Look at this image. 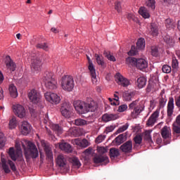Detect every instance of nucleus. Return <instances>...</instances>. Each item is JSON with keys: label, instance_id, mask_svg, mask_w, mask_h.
Wrapping results in <instances>:
<instances>
[{"label": "nucleus", "instance_id": "nucleus-11", "mask_svg": "<svg viewBox=\"0 0 180 180\" xmlns=\"http://www.w3.org/2000/svg\"><path fill=\"white\" fill-rule=\"evenodd\" d=\"M71 104L68 102H64L60 105V112L63 117L69 119L71 117Z\"/></svg>", "mask_w": 180, "mask_h": 180}, {"label": "nucleus", "instance_id": "nucleus-48", "mask_svg": "<svg viewBox=\"0 0 180 180\" xmlns=\"http://www.w3.org/2000/svg\"><path fill=\"white\" fill-rule=\"evenodd\" d=\"M37 49H42V50L47 51L49 46L46 43H40L37 45Z\"/></svg>", "mask_w": 180, "mask_h": 180}, {"label": "nucleus", "instance_id": "nucleus-13", "mask_svg": "<svg viewBox=\"0 0 180 180\" xmlns=\"http://www.w3.org/2000/svg\"><path fill=\"white\" fill-rule=\"evenodd\" d=\"M86 57L89 61V70L90 71L91 81L93 84H96V82H98V79H96V70H95V67L94 66V63H92L91 58L88 56Z\"/></svg>", "mask_w": 180, "mask_h": 180}, {"label": "nucleus", "instance_id": "nucleus-10", "mask_svg": "<svg viewBox=\"0 0 180 180\" xmlns=\"http://www.w3.org/2000/svg\"><path fill=\"white\" fill-rule=\"evenodd\" d=\"M45 99L48 102H50V103H52L53 105H58L60 102L61 101V98H60V96H58L56 93H51V92H46L44 94Z\"/></svg>", "mask_w": 180, "mask_h": 180}, {"label": "nucleus", "instance_id": "nucleus-33", "mask_svg": "<svg viewBox=\"0 0 180 180\" xmlns=\"http://www.w3.org/2000/svg\"><path fill=\"white\" fill-rule=\"evenodd\" d=\"M150 34L151 36H158V25L154 22H153L150 25Z\"/></svg>", "mask_w": 180, "mask_h": 180}, {"label": "nucleus", "instance_id": "nucleus-2", "mask_svg": "<svg viewBox=\"0 0 180 180\" xmlns=\"http://www.w3.org/2000/svg\"><path fill=\"white\" fill-rule=\"evenodd\" d=\"M126 64L128 65H136L138 70H146L148 67V63L143 58H136L128 57L126 58Z\"/></svg>", "mask_w": 180, "mask_h": 180}, {"label": "nucleus", "instance_id": "nucleus-17", "mask_svg": "<svg viewBox=\"0 0 180 180\" xmlns=\"http://www.w3.org/2000/svg\"><path fill=\"white\" fill-rule=\"evenodd\" d=\"M161 136L162 139H164V142L165 144H169V141L165 142V140L167 139H171V128L169 127L165 126L162 129H161Z\"/></svg>", "mask_w": 180, "mask_h": 180}, {"label": "nucleus", "instance_id": "nucleus-52", "mask_svg": "<svg viewBox=\"0 0 180 180\" xmlns=\"http://www.w3.org/2000/svg\"><path fill=\"white\" fill-rule=\"evenodd\" d=\"M129 128V125L127 124H126L125 125H123L122 127H120L117 131V133L119 134L120 133H123V131H125V130H127V129Z\"/></svg>", "mask_w": 180, "mask_h": 180}, {"label": "nucleus", "instance_id": "nucleus-4", "mask_svg": "<svg viewBox=\"0 0 180 180\" xmlns=\"http://www.w3.org/2000/svg\"><path fill=\"white\" fill-rule=\"evenodd\" d=\"M129 108L131 110H133V112H131L132 117H137V116L140 115L141 112L144 110V101L139 102V100L132 101L129 105Z\"/></svg>", "mask_w": 180, "mask_h": 180}, {"label": "nucleus", "instance_id": "nucleus-53", "mask_svg": "<svg viewBox=\"0 0 180 180\" xmlns=\"http://www.w3.org/2000/svg\"><path fill=\"white\" fill-rule=\"evenodd\" d=\"M134 141L135 142V144H140L143 141V138L140 135H136L134 138Z\"/></svg>", "mask_w": 180, "mask_h": 180}, {"label": "nucleus", "instance_id": "nucleus-62", "mask_svg": "<svg viewBox=\"0 0 180 180\" xmlns=\"http://www.w3.org/2000/svg\"><path fill=\"white\" fill-rule=\"evenodd\" d=\"M91 153H92V148H89L84 151V153L86 155H89Z\"/></svg>", "mask_w": 180, "mask_h": 180}, {"label": "nucleus", "instance_id": "nucleus-18", "mask_svg": "<svg viewBox=\"0 0 180 180\" xmlns=\"http://www.w3.org/2000/svg\"><path fill=\"white\" fill-rule=\"evenodd\" d=\"M120 149L125 154L130 153L133 150V142L130 140L127 141L120 147Z\"/></svg>", "mask_w": 180, "mask_h": 180}, {"label": "nucleus", "instance_id": "nucleus-22", "mask_svg": "<svg viewBox=\"0 0 180 180\" xmlns=\"http://www.w3.org/2000/svg\"><path fill=\"white\" fill-rule=\"evenodd\" d=\"M158 116H160V112L158 110L155 111L148 118L146 122L147 126H153V124H155Z\"/></svg>", "mask_w": 180, "mask_h": 180}, {"label": "nucleus", "instance_id": "nucleus-8", "mask_svg": "<svg viewBox=\"0 0 180 180\" xmlns=\"http://www.w3.org/2000/svg\"><path fill=\"white\" fill-rule=\"evenodd\" d=\"M41 55L32 56L31 59V70L32 72H39L41 70Z\"/></svg>", "mask_w": 180, "mask_h": 180}, {"label": "nucleus", "instance_id": "nucleus-9", "mask_svg": "<svg viewBox=\"0 0 180 180\" xmlns=\"http://www.w3.org/2000/svg\"><path fill=\"white\" fill-rule=\"evenodd\" d=\"M56 164L60 167V170L63 171V174L68 172L70 170V167L67 165V159L63 155H58L56 158Z\"/></svg>", "mask_w": 180, "mask_h": 180}, {"label": "nucleus", "instance_id": "nucleus-27", "mask_svg": "<svg viewBox=\"0 0 180 180\" xmlns=\"http://www.w3.org/2000/svg\"><path fill=\"white\" fill-rule=\"evenodd\" d=\"M83 103H84V101H82L81 100L75 101L73 103V106H74L77 113H78L79 115H80V113H81Z\"/></svg>", "mask_w": 180, "mask_h": 180}, {"label": "nucleus", "instance_id": "nucleus-45", "mask_svg": "<svg viewBox=\"0 0 180 180\" xmlns=\"http://www.w3.org/2000/svg\"><path fill=\"white\" fill-rule=\"evenodd\" d=\"M174 136L179 137L180 136V125H172Z\"/></svg>", "mask_w": 180, "mask_h": 180}, {"label": "nucleus", "instance_id": "nucleus-54", "mask_svg": "<svg viewBox=\"0 0 180 180\" xmlns=\"http://www.w3.org/2000/svg\"><path fill=\"white\" fill-rule=\"evenodd\" d=\"M2 168L6 174H9L11 172V169H9V166L6 165V162H3Z\"/></svg>", "mask_w": 180, "mask_h": 180}, {"label": "nucleus", "instance_id": "nucleus-41", "mask_svg": "<svg viewBox=\"0 0 180 180\" xmlns=\"http://www.w3.org/2000/svg\"><path fill=\"white\" fill-rule=\"evenodd\" d=\"M72 164L73 168H79L81 167V162H79V159L78 158H72Z\"/></svg>", "mask_w": 180, "mask_h": 180}, {"label": "nucleus", "instance_id": "nucleus-3", "mask_svg": "<svg viewBox=\"0 0 180 180\" xmlns=\"http://www.w3.org/2000/svg\"><path fill=\"white\" fill-rule=\"evenodd\" d=\"M43 81L47 89H51V91H56L57 89V80L54 79V75L52 72H46L43 77Z\"/></svg>", "mask_w": 180, "mask_h": 180}, {"label": "nucleus", "instance_id": "nucleus-58", "mask_svg": "<svg viewBox=\"0 0 180 180\" xmlns=\"http://www.w3.org/2000/svg\"><path fill=\"white\" fill-rule=\"evenodd\" d=\"M172 65L174 70L176 69L179 65L178 60H176V58H173Z\"/></svg>", "mask_w": 180, "mask_h": 180}, {"label": "nucleus", "instance_id": "nucleus-64", "mask_svg": "<svg viewBox=\"0 0 180 180\" xmlns=\"http://www.w3.org/2000/svg\"><path fill=\"white\" fill-rule=\"evenodd\" d=\"M127 18L128 20H134V15L133 14H128Z\"/></svg>", "mask_w": 180, "mask_h": 180}, {"label": "nucleus", "instance_id": "nucleus-19", "mask_svg": "<svg viewBox=\"0 0 180 180\" xmlns=\"http://www.w3.org/2000/svg\"><path fill=\"white\" fill-rule=\"evenodd\" d=\"M94 164H102L105 162L108 164L109 162V158L105 155H97L93 158Z\"/></svg>", "mask_w": 180, "mask_h": 180}, {"label": "nucleus", "instance_id": "nucleus-7", "mask_svg": "<svg viewBox=\"0 0 180 180\" xmlns=\"http://www.w3.org/2000/svg\"><path fill=\"white\" fill-rule=\"evenodd\" d=\"M146 47V39L144 38H140L136 42V48L135 46H132L131 50L128 52V56H137L139 53L138 50H144Z\"/></svg>", "mask_w": 180, "mask_h": 180}, {"label": "nucleus", "instance_id": "nucleus-40", "mask_svg": "<svg viewBox=\"0 0 180 180\" xmlns=\"http://www.w3.org/2000/svg\"><path fill=\"white\" fill-rule=\"evenodd\" d=\"M104 56L109 60V61H116V58L113 56V55L110 54V51H104L103 52Z\"/></svg>", "mask_w": 180, "mask_h": 180}, {"label": "nucleus", "instance_id": "nucleus-55", "mask_svg": "<svg viewBox=\"0 0 180 180\" xmlns=\"http://www.w3.org/2000/svg\"><path fill=\"white\" fill-rule=\"evenodd\" d=\"M151 54L153 56V57H157V56H158V49L157 46L151 47Z\"/></svg>", "mask_w": 180, "mask_h": 180}, {"label": "nucleus", "instance_id": "nucleus-36", "mask_svg": "<svg viewBox=\"0 0 180 180\" xmlns=\"http://www.w3.org/2000/svg\"><path fill=\"white\" fill-rule=\"evenodd\" d=\"M145 5L148 8V9H151V11H154L155 9V0H145Z\"/></svg>", "mask_w": 180, "mask_h": 180}, {"label": "nucleus", "instance_id": "nucleus-21", "mask_svg": "<svg viewBox=\"0 0 180 180\" xmlns=\"http://www.w3.org/2000/svg\"><path fill=\"white\" fill-rule=\"evenodd\" d=\"M32 130V126L27 121L22 122L21 124V133L23 134V136H27L29 133H30V131Z\"/></svg>", "mask_w": 180, "mask_h": 180}, {"label": "nucleus", "instance_id": "nucleus-59", "mask_svg": "<svg viewBox=\"0 0 180 180\" xmlns=\"http://www.w3.org/2000/svg\"><path fill=\"white\" fill-rule=\"evenodd\" d=\"M173 126H180V115H179L176 118L175 122L172 124Z\"/></svg>", "mask_w": 180, "mask_h": 180}, {"label": "nucleus", "instance_id": "nucleus-60", "mask_svg": "<svg viewBox=\"0 0 180 180\" xmlns=\"http://www.w3.org/2000/svg\"><path fill=\"white\" fill-rule=\"evenodd\" d=\"M153 91V82H150L147 86L146 91L151 92Z\"/></svg>", "mask_w": 180, "mask_h": 180}, {"label": "nucleus", "instance_id": "nucleus-34", "mask_svg": "<svg viewBox=\"0 0 180 180\" xmlns=\"http://www.w3.org/2000/svg\"><path fill=\"white\" fill-rule=\"evenodd\" d=\"M119 155H120L119 149L116 148H112L110 149V158H111V160L116 158V157H119Z\"/></svg>", "mask_w": 180, "mask_h": 180}, {"label": "nucleus", "instance_id": "nucleus-47", "mask_svg": "<svg viewBox=\"0 0 180 180\" xmlns=\"http://www.w3.org/2000/svg\"><path fill=\"white\" fill-rule=\"evenodd\" d=\"M8 165L11 167V169L14 172V174H18V170L16 169V166L15 165V163L12 162V160H8Z\"/></svg>", "mask_w": 180, "mask_h": 180}, {"label": "nucleus", "instance_id": "nucleus-38", "mask_svg": "<svg viewBox=\"0 0 180 180\" xmlns=\"http://www.w3.org/2000/svg\"><path fill=\"white\" fill-rule=\"evenodd\" d=\"M134 96V94L131 91H125L123 94V98L124 101H131V98Z\"/></svg>", "mask_w": 180, "mask_h": 180}, {"label": "nucleus", "instance_id": "nucleus-31", "mask_svg": "<svg viewBox=\"0 0 180 180\" xmlns=\"http://www.w3.org/2000/svg\"><path fill=\"white\" fill-rule=\"evenodd\" d=\"M147 84V79L144 77H140L137 79L136 84L138 88L141 89L144 88L146 86V84Z\"/></svg>", "mask_w": 180, "mask_h": 180}, {"label": "nucleus", "instance_id": "nucleus-49", "mask_svg": "<svg viewBox=\"0 0 180 180\" xmlns=\"http://www.w3.org/2000/svg\"><path fill=\"white\" fill-rule=\"evenodd\" d=\"M171 66L168 65H164L162 68V72H165V74H169L171 72Z\"/></svg>", "mask_w": 180, "mask_h": 180}, {"label": "nucleus", "instance_id": "nucleus-29", "mask_svg": "<svg viewBox=\"0 0 180 180\" xmlns=\"http://www.w3.org/2000/svg\"><path fill=\"white\" fill-rule=\"evenodd\" d=\"M8 91L11 98H18V89H16L15 84H11Z\"/></svg>", "mask_w": 180, "mask_h": 180}, {"label": "nucleus", "instance_id": "nucleus-35", "mask_svg": "<svg viewBox=\"0 0 180 180\" xmlns=\"http://www.w3.org/2000/svg\"><path fill=\"white\" fill-rule=\"evenodd\" d=\"M75 143L82 148H86V147L89 146V142L86 139H82V141L76 140Z\"/></svg>", "mask_w": 180, "mask_h": 180}, {"label": "nucleus", "instance_id": "nucleus-57", "mask_svg": "<svg viewBox=\"0 0 180 180\" xmlns=\"http://www.w3.org/2000/svg\"><path fill=\"white\" fill-rule=\"evenodd\" d=\"M118 112H124L125 110H127V105L122 104L118 107Z\"/></svg>", "mask_w": 180, "mask_h": 180}, {"label": "nucleus", "instance_id": "nucleus-50", "mask_svg": "<svg viewBox=\"0 0 180 180\" xmlns=\"http://www.w3.org/2000/svg\"><path fill=\"white\" fill-rule=\"evenodd\" d=\"M167 103V98L165 97L161 96L159 101V105L160 108H164Z\"/></svg>", "mask_w": 180, "mask_h": 180}, {"label": "nucleus", "instance_id": "nucleus-5", "mask_svg": "<svg viewBox=\"0 0 180 180\" xmlns=\"http://www.w3.org/2000/svg\"><path fill=\"white\" fill-rule=\"evenodd\" d=\"M60 85L64 91L71 92L74 89V78L69 75L63 76L60 80Z\"/></svg>", "mask_w": 180, "mask_h": 180}, {"label": "nucleus", "instance_id": "nucleus-25", "mask_svg": "<svg viewBox=\"0 0 180 180\" xmlns=\"http://www.w3.org/2000/svg\"><path fill=\"white\" fill-rule=\"evenodd\" d=\"M42 146L46 154L47 158H49V160H53V151L51 150V147H50V146H49L46 143H43Z\"/></svg>", "mask_w": 180, "mask_h": 180}, {"label": "nucleus", "instance_id": "nucleus-1", "mask_svg": "<svg viewBox=\"0 0 180 180\" xmlns=\"http://www.w3.org/2000/svg\"><path fill=\"white\" fill-rule=\"evenodd\" d=\"M25 151V155L26 158H37L39 157V150H37V147L34 143L28 141L25 142V144L23 142H15V148H10L8 150V155L13 161H23V155L22 154V148H20V145Z\"/></svg>", "mask_w": 180, "mask_h": 180}, {"label": "nucleus", "instance_id": "nucleus-56", "mask_svg": "<svg viewBox=\"0 0 180 180\" xmlns=\"http://www.w3.org/2000/svg\"><path fill=\"white\" fill-rule=\"evenodd\" d=\"M115 127L113 125H110L108 127H106L104 133H105V134H108V133H111V131H113V130H115Z\"/></svg>", "mask_w": 180, "mask_h": 180}, {"label": "nucleus", "instance_id": "nucleus-43", "mask_svg": "<svg viewBox=\"0 0 180 180\" xmlns=\"http://www.w3.org/2000/svg\"><path fill=\"white\" fill-rule=\"evenodd\" d=\"M124 140H126V135L123 134H120L115 138V142L117 144H122V143H124Z\"/></svg>", "mask_w": 180, "mask_h": 180}, {"label": "nucleus", "instance_id": "nucleus-61", "mask_svg": "<svg viewBox=\"0 0 180 180\" xmlns=\"http://www.w3.org/2000/svg\"><path fill=\"white\" fill-rule=\"evenodd\" d=\"M165 5H174L175 4V0H163Z\"/></svg>", "mask_w": 180, "mask_h": 180}, {"label": "nucleus", "instance_id": "nucleus-23", "mask_svg": "<svg viewBox=\"0 0 180 180\" xmlns=\"http://www.w3.org/2000/svg\"><path fill=\"white\" fill-rule=\"evenodd\" d=\"M117 119H119V115L117 114H104L102 116V120L103 122H105V123H108V122H112V120H116Z\"/></svg>", "mask_w": 180, "mask_h": 180}, {"label": "nucleus", "instance_id": "nucleus-20", "mask_svg": "<svg viewBox=\"0 0 180 180\" xmlns=\"http://www.w3.org/2000/svg\"><path fill=\"white\" fill-rule=\"evenodd\" d=\"M58 146L62 151H64L68 154H70V153H72V146L67 142L59 143H58Z\"/></svg>", "mask_w": 180, "mask_h": 180}, {"label": "nucleus", "instance_id": "nucleus-16", "mask_svg": "<svg viewBox=\"0 0 180 180\" xmlns=\"http://www.w3.org/2000/svg\"><path fill=\"white\" fill-rule=\"evenodd\" d=\"M115 79L118 85H121L122 86H129L130 82L129 79L123 77L120 75V73H117L115 76Z\"/></svg>", "mask_w": 180, "mask_h": 180}, {"label": "nucleus", "instance_id": "nucleus-12", "mask_svg": "<svg viewBox=\"0 0 180 180\" xmlns=\"http://www.w3.org/2000/svg\"><path fill=\"white\" fill-rule=\"evenodd\" d=\"M28 98L31 102L37 105L39 102H40V99L41 98V96H40V93L37 91L36 89H32L30 92L28 93Z\"/></svg>", "mask_w": 180, "mask_h": 180}, {"label": "nucleus", "instance_id": "nucleus-26", "mask_svg": "<svg viewBox=\"0 0 180 180\" xmlns=\"http://www.w3.org/2000/svg\"><path fill=\"white\" fill-rule=\"evenodd\" d=\"M95 58L98 65H101V67H103V68L106 67V63H105V58H103V56H102V55L96 53Z\"/></svg>", "mask_w": 180, "mask_h": 180}, {"label": "nucleus", "instance_id": "nucleus-44", "mask_svg": "<svg viewBox=\"0 0 180 180\" xmlns=\"http://www.w3.org/2000/svg\"><path fill=\"white\" fill-rule=\"evenodd\" d=\"M164 40L167 44L169 46H174V43H175V41H174V39L171 37L169 35H166L164 37Z\"/></svg>", "mask_w": 180, "mask_h": 180}, {"label": "nucleus", "instance_id": "nucleus-37", "mask_svg": "<svg viewBox=\"0 0 180 180\" xmlns=\"http://www.w3.org/2000/svg\"><path fill=\"white\" fill-rule=\"evenodd\" d=\"M144 140H146V141H148V143H149L150 144H153L154 143L153 141V139H151V131L148 130L145 131Z\"/></svg>", "mask_w": 180, "mask_h": 180}, {"label": "nucleus", "instance_id": "nucleus-51", "mask_svg": "<svg viewBox=\"0 0 180 180\" xmlns=\"http://www.w3.org/2000/svg\"><path fill=\"white\" fill-rule=\"evenodd\" d=\"M115 9L118 12V13H120L122 12V4H120V1H117L115 3Z\"/></svg>", "mask_w": 180, "mask_h": 180}, {"label": "nucleus", "instance_id": "nucleus-32", "mask_svg": "<svg viewBox=\"0 0 180 180\" xmlns=\"http://www.w3.org/2000/svg\"><path fill=\"white\" fill-rule=\"evenodd\" d=\"M52 130L57 134V136H60L63 134V128L58 125V124H53L51 126Z\"/></svg>", "mask_w": 180, "mask_h": 180}, {"label": "nucleus", "instance_id": "nucleus-6", "mask_svg": "<svg viewBox=\"0 0 180 180\" xmlns=\"http://www.w3.org/2000/svg\"><path fill=\"white\" fill-rule=\"evenodd\" d=\"M82 106L80 115H85V113H88L89 112H95L98 109V104L94 101L90 103L83 101Z\"/></svg>", "mask_w": 180, "mask_h": 180}, {"label": "nucleus", "instance_id": "nucleus-30", "mask_svg": "<svg viewBox=\"0 0 180 180\" xmlns=\"http://www.w3.org/2000/svg\"><path fill=\"white\" fill-rule=\"evenodd\" d=\"M139 15H141L144 19H148L150 18V13L146 7H141L139 8Z\"/></svg>", "mask_w": 180, "mask_h": 180}, {"label": "nucleus", "instance_id": "nucleus-63", "mask_svg": "<svg viewBox=\"0 0 180 180\" xmlns=\"http://www.w3.org/2000/svg\"><path fill=\"white\" fill-rule=\"evenodd\" d=\"M103 141V136H98L96 139V141L97 143H102V141Z\"/></svg>", "mask_w": 180, "mask_h": 180}, {"label": "nucleus", "instance_id": "nucleus-39", "mask_svg": "<svg viewBox=\"0 0 180 180\" xmlns=\"http://www.w3.org/2000/svg\"><path fill=\"white\" fill-rule=\"evenodd\" d=\"M90 122L86 121L81 118L75 120V124L76 126H85V124H89Z\"/></svg>", "mask_w": 180, "mask_h": 180}, {"label": "nucleus", "instance_id": "nucleus-28", "mask_svg": "<svg viewBox=\"0 0 180 180\" xmlns=\"http://www.w3.org/2000/svg\"><path fill=\"white\" fill-rule=\"evenodd\" d=\"M165 27L169 29V30H171L172 29H174L176 24H175V22L174 20L171 18H167L165 21Z\"/></svg>", "mask_w": 180, "mask_h": 180}, {"label": "nucleus", "instance_id": "nucleus-15", "mask_svg": "<svg viewBox=\"0 0 180 180\" xmlns=\"http://www.w3.org/2000/svg\"><path fill=\"white\" fill-rule=\"evenodd\" d=\"M5 64L8 72H13V71L16 70V63L13 62L12 58H11V56H6Z\"/></svg>", "mask_w": 180, "mask_h": 180}, {"label": "nucleus", "instance_id": "nucleus-14", "mask_svg": "<svg viewBox=\"0 0 180 180\" xmlns=\"http://www.w3.org/2000/svg\"><path fill=\"white\" fill-rule=\"evenodd\" d=\"M13 110L15 115H16L20 119L26 116V110H25V107L21 105L17 104L15 105H13Z\"/></svg>", "mask_w": 180, "mask_h": 180}, {"label": "nucleus", "instance_id": "nucleus-46", "mask_svg": "<svg viewBox=\"0 0 180 180\" xmlns=\"http://www.w3.org/2000/svg\"><path fill=\"white\" fill-rule=\"evenodd\" d=\"M6 141V139L2 132H0V148H4L5 147V143Z\"/></svg>", "mask_w": 180, "mask_h": 180}, {"label": "nucleus", "instance_id": "nucleus-24", "mask_svg": "<svg viewBox=\"0 0 180 180\" xmlns=\"http://www.w3.org/2000/svg\"><path fill=\"white\" fill-rule=\"evenodd\" d=\"M174 98H169L167 103V116L171 117L174 113Z\"/></svg>", "mask_w": 180, "mask_h": 180}, {"label": "nucleus", "instance_id": "nucleus-42", "mask_svg": "<svg viewBox=\"0 0 180 180\" xmlns=\"http://www.w3.org/2000/svg\"><path fill=\"white\" fill-rule=\"evenodd\" d=\"M9 129H15L16 126H18V121H16V117H12V119L10 120L9 124Z\"/></svg>", "mask_w": 180, "mask_h": 180}]
</instances>
